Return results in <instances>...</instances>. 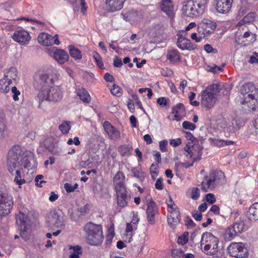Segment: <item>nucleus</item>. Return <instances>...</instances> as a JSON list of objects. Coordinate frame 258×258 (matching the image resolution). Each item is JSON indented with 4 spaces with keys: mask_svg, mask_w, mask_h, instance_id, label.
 <instances>
[{
    "mask_svg": "<svg viewBox=\"0 0 258 258\" xmlns=\"http://www.w3.org/2000/svg\"><path fill=\"white\" fill-rule=\"evenodd\" d=\"M103 126L109 139L114 141H117L120 139V132L108 121H105Z\"/></svg>",
    "mask_w": 258,
    "mask_h": 258,
    "instance_id": "aec40b11",
    "label": "nucleus"
},
{
    "mask_svg": "<svg viewBox=\"0 0 258 258\" xmlns=\"http://www.w3.org/2000/svg\"><path fill=\"white\" fill-rule=\"evenodd\" d=\"M113 182L116 191L126 190L124 185L125 176L122 172L118 171L115 174Z\"/></svg>",
    "mask_w": 258,
    "mask_h": 258,
    "instance_id": "412c9836",
    "label": "nucleus"
},
{
    "mask_svg": "<svg viewBox=\"0 0 258 258\" xmlns=\"http://www.w3.org/2000/svg\"><path fill=\"white\" fill-rule=\"evenodd\" d=\"M213 144L218 147H223L226 145H229L233 143V142L229 140H224L219 139H212Z\"/></svg>",
    "mask_w": 258,
    "mask_h": 258,
    "instance_id": "a19ab883",
    "label": "nucleus"
},
{
    "mask_svg": "<svg viewBox=\"0 0 258 258\" xmlns=\"http://www.w3.org/2000/svg\"><path fill=\"white\" fill-rule=\"evenodd\" d=\"M83 231L85 241L88 244L95 246L101 245L104 239L101 224L89 222L84 225Z\"/></svg>",
    "mask_w": 258,
    "mask_h": 258,
    "instance_id": "7ed1b4c3",
    "label": "nucleus"
},
{
    "mask_svg": "<svg viewBox=\"0 0 258 258\" xmlns=\"http://www.w3.org/2000/svg\"><path fill=\"white\" fill-rule=\"evenodd\" d=\"M93 57H94L95 61L96 62L97 65L100 68H101L102 67H103V64L102 61L101 57L100 55L97 52H95L94 53Z\"/></svg>",
    "mask_w": 258,
    "mask_h": 258,
    "instance_id": "e2e57ef3",
    "label": "nucleus"
},
{
    "mask_svg": "<svg viewBox=\"0 0 258 258\" xmlns=\"http://www.w3.org/2000/svg\"><path fill=\"white\" fill-rule=\"evenodd\" d=\"M132 147L130 145H122L118 149L119 152L123 156H128L131 154Z\"/></svg>",
    "mask_w": 258,
    "mask_h": 258,
    "instance_id": "c03bdc74",
    "label": "nucleus"
},
{
    "mask_svg": "<svg viewBox=\"0 0 258 258\" xmlns=\"http://www.w3.org/2000/svg\"><path fill=\"white\" fill-rule=\"evenodd\" d=\"M13 205V201L12 197L0 189V216L9 214Z\"/></svg>",
    "mask_w": 258,
    "mask_h": 258,
    "instance_id": "4468645a",
    "label": "nucleus"
},
{
    "mask_svg": "<svg viewBox=\"0 0 258 258\" xmlns=\"http://www.w3.org/2000/svg\"><path fill=\"white\" fill-rule=\"evenodd\" d=\"M14 181L19 185H22V184L25 183V180L21 178V172L19 170H17L16 171V176L14 179Z\"/></svg>",
    "mask_w": 258,
    "mask_h": 258,
    "instance_id": "4d7b16f0",
    "label": "nucleus"
},
{
    "mask_svg": "<svg viewBox=\"0 0 258 258\" xmlns=\"http://www.w3.org/2000/svg\"><path fill=\"white\" fill-rule=\"evenodd\" d=\"M43 145L46 150L52 153L54 148V139L50 137L46 138L43 142Z\"/></svg>",
    "mask_w": 258,
    "mask_h": 258,
    "instance_id": "e433bc0d",
    "label": "nucleus"
},
{
    "mask_svg": "<svg viewBox=\"0 0 258 258\" xmlns=\"http://www.w3.org/2000/svg\"><path fill=\"white\" fill-rule=\"evenodd\" d=\"M194 3L197 4V7L202 9L204 11L207 6L209 0H191Z\"/></svg>",
    "mask_w": 258,
    "mask_h": 258,
    "instance_id": "603ef678",
    "label": "nucleus"
},
{
    "mask_svg": "<svg viewBox=\"0 0 258 258\" xmlns=\"http://www.w3.org/2000/svg\"><path fill=\"white\" fill-rule=\"evenodd\" d=\"M131 171L134 176L138 178L139 180H143L145 178V173L140 167H134L132 169Z\"/></svg>",
    "mask_w": 258,
    "mask_h": 258,
    "instance_id": "58836bf2",
    "label": "nucleus"
},
{
    "mask_svg": "<svg viewBox=\"0 0 258 258\" xmlns=\"http://www.w3.org/2000/svg\"><path fill=\"white\" fill-rule=\"evenodd\" d=\"M232 226L237 234L242 232L245 229V225L242 221L237 222Z\"/></svg>",
    "mask_w": 258,
    "mask_h": 258,
    "instance_id": "49530a36",
    "label": "nucleus"
},
{
    "mask_svg": "<svg viewBox=\"0 0 258 258\" xmlns=\"http://www.w3.org/2000/svg\"><path fill=\"white\" fill-rule=\"evenodd\" d=\"M240 104L245 110L254 111L258 108V89L249 82L243 85L239 90Z\"/></svg>",
    "mask_w": 258,
    "mask_h": 258,
    "instance_id": "f257e3e1",
    "label": "nucleus"
},
{
    "mask_svg": "<svg viewBox=\"0 0 258 258\" xmlns=\"http://www.w3.org/2000/svg\"><path fill=\"white\" fill-rule=\"evenodd\" d=\"M83 78L87 81H91L94 78V75L92 73L84 71L83 72Z\"/></svg>",
    "mask_w": 258,
    "mask_h": 258,
    "instance_id": "338daca9",
    "label": "nucleus"
},
{
    "mask_svg": "<svg viewBox=\"0 0 258 258\" xmlns=\"http://www.w3.org/2000/svg\"><path fill=\"white\" fill-rule=\"evenodd\" d=\"M203 147L200 144H194L191 147L189 146L188 144L185 148L186 152L185 155L188 158L190 159L192 163L187 166V167L192 166L193 163L200 160L201 159L202 155V150Z\"/></svg>",
    "mask_w": 258,
    "mask_h": 258,
    "instance_id": "ddd939ff",
    "label": "nucleus"
},
{
    "mask_svg": "<svg viewBox=\"0 0 258 258\" xmlns=\"http://www.w3.org/2000/svg\"><path fill=\"white\" fill-rule=\"evenodd\" d=\"M256 36L249 32L245 26L238 28L235 34V42L240 46H246L254 42Z\"/></svg>",
    "mask_w": 258,
    "mask_h": 258,
    "instance_id": "6e6552de",
    "label": "nucleus"
},
{
    "mask_svg": "<svg viewBox=\"0 0 258 258\" xmlns=\"http://www.w3.org/2000/svg\"><path fill=\"white\" fill-rule=\"evenodd\" d=\"M126 0H106L105 5L107 10L111 13L120 11L122 9Z\"/></svg>",
    "mask_w": 258,
    "mask_h": 258,
    "instance_id": "4be33fe9",
    "label": "nucleus"
},
{
    "mask_svg": "<svg viewBox=\"0 0 258 258\" xmlns=\"http://www.w3.org/2000/svg\"><path fill=\"white\" fill-rule=\"evenodd\" d=\"M53 58L59 63L63 64L69 60V56L64 50L57 49L53 53Z\"/></svg>",
    "mask_w": 258,
    "mask_h": 258,
    "instance_id": "393cba45",
    "label": "nucleus"
},
{
    "mask_svg": "<svg viewBox=\"0 0 258 258\" xmlns=\"http://www.w3.org/2000/svg\"><path fill=\"white\" fill-rule=\"evenodd\" d=\"M224 174L221 171H212L206 175L201 183V189L205 192L213 190L224 180Z\"/></svg>",
    "mask_w": 258,
    "mask_h": 258,
    "instance_id": "423d86ee",
    "label": "nucleus"
},
{
    "mask_svg": "<svg viewBox=\"0 0 258 258\" xmlns=\"http://www.w3.org/2000/svg\"><path fill=\"white\" fill-rule=\"evenodd\" d=\"M168 145V141L166 140L161 141L159 142V146L160 151L162 152H165L167 151V146Z\"/></svg>",
    "mask_w": 258,
    "mask_h": 258,
    "instance_id": "0e129e2a",
    "label": "nucleus"
},
{
    "mask_svg": "<svg viewBox=\"0 0 258 258\" xmlns=\"http://www.w3.org/2000/svg\"><path fill=\"white\" fill-rule=\"evenodd\" d=\"M249 62L251 63L258 64V53L254 52L250 57Z\"/></svg>",
    "mask_w": 258,
    "mask_h": 258,
    "instance_id": "774afa93",
    "label": "nucleus"
},
{
    "mask_svg": "<svg viewBox=\"0 0 258 258\" xmlns=\"http://www.w3.org/2000/svg\"><path fill=\"white\" fill-rule=\"evenodd\" d=\"M78 184L77 183H75L74 185H72L68 182L64 184V188L66 189L68 193H70L74 191L75 189L78 187Z\"/></svg>",
    "mask_w": 258,
    "mask_h": 258,
    "instance_id": "bf43d9fd",
    "label": "nucleus"
},
{
    "mask_svg": "<svg viewBox=\"0 0 258 258\" xmlns=\"http://www.w3.org/2000/svg\"><path fill=\"white\" fill-rule=\"evenodd\" d=\"M110 91L112 95L117 97L121 96L122 94L121 88L115 84L113 85L112 87L110 89Z\"/></svg>",
    "mask_w": 258,
    "mask_h": 258,
    "instance_id": "de8ad7c7",
    "label": "nucleus"
},
{
    "mask_svg": "<svg viewBox=\"0 0 258 258\" xmlns=\"http://www.w3.org/2000/svg\"><path fill=\"white\" fill-rule=\"evenodd\" d=\"M4 79H6L8 82L13 83L16 81L17 77L18 72L16 68L11 67L4 70Z\"/></svg>",
    "mask_w": 258,
    "mask_h": 258,
    "instance_id": "c85d7f7f",
    "label": "nucleus"
},
{
    "mask_svg": "<svg viewBox=\"0 0 258 258\" xmlns=\"http://www.w3.org/2000/svg\"><path fill=\"white\" fill-rule=\"evenodd\" d=\"M167 59L172 63H176L180 59L179 52L177 50L171 49L167 51Z\"/></svg>",
    "mask_w": 258,
    "mask_h": 258,
    "instance_id": "f704fd0d",
    "label": "nucleus"
},
{
    "mask_svg": "<svg viewBox=\"0 0 258 258\" xmlns=\"http://www.w3.org/2000/svg\"><path fill=\"white\" fill-rule=\"evenodd\" d=\"M188 235L187 232H184L179 236L177 240V243L180 245L186 244L188 241Z\"/></svg>",
    "mask_w": 258,
    "mask_h": 258,
    "instance_id": "a18cd8bd",
    "label": "nucleus"
},
{
    "mask_svg": "<svg viewBox=\"0 0 258 258\" xmlns=\"http://www.w3.org/2000/svg\"><path fill=\"white\" fill-rule=\"evenodd\" d=\"M205 199L206 201L210 204H213L216 202L215 197L213 194H207Z\"/></svg>",
    "mask_w": 258,
    "mask_h": 258,
    "instance_id": "69168bd1",
    "label": "nucleus"
},
{
    "mask_svg": "<svg viewBox=\"0 0 258 258\" xmlns=\"http://www.w3.org/2000/svg\"><path fill=\"white\" fill-rule=\"evenodd\" d=\"M160 7L162 11L168 17H173L174 13L172 2H166V3H164L163 1H161Z\"/></svg>",
    "mask_w": 258,
    "mask_h": 258,
    "instance_id": "7c9ffc66",
    "label": "nucleus"
},
{
    "mask_svg": "<svg viewBox=\"0 0 258 258\" xmlns=\"http://www.w3.org/2000/svg\"><path fill=\"white\" fill-rule=\"evenodd\" d=\"M256 17L255 13L251 12L248 13L243 19L239 22L237 26H243L245 23H249L254 21Z\"/></svg>",
    "mask_w": 258,
    "mask_h": 258,
    "instance_id": "c9c22d12",
    "label": "nucleus"
},
{
    "mask_svg": "<svg viewBox=\"0 0 258 258\" xmlns=\"http://www.w3.org/2000/svg\"><path fill=\"white\" fill-rule=\"evenodd\" d=\"M220 90V85L217 84L208 86L201 93V104L208 109L213 107L217 100V97Z\"/></svg>",
    "mask_w": 258,
    "mask_h": 258,
    "instance_id": "39448f33",
    "label": "nucleus"
},
{
    "mask_svg": "<svg viewBox=\"0 0 258 258\" xmlns=\"http://www.w3.org/2000/svg\"><path fill=\"white\" fill-rule=\"evenodd\" d=\"M200 195V189L198 187H192L190 189V197L193 200H197Z\"/></svg>",
    "mask_w": 258,
    "mask_h": 258,
    "instance_id": "5fc2aeb1",
    "label": "nucleus"
},
{
    "mask_svg": "<svg viewBox=\"0 0 258 258\" xmlns=\"http://www.w3.org/2000/svg\"><path fill=\"white\" fill-rule=\"evenodd\" d=\"M182 12L187 17L196 18L203 14L204 11L197 7V4L190 0L183 3Z\"/></svg>",
    "mask_w": 258,
    "mask_h": 258,
    "instance_id": "2eb2a0df",
    "label": "nucleus"
},
{
    "mask_svg": "<svg viewBox=\"0 0 258 258\" xmlns=\"http://www.w3.org/2000/svg\"><path fill=\"white\" fill-rule=\"evenodd\" d=\"M121 16L123 17L124 20L126 21H132L134 22L135 21H137L138 19H133V18L137 16V14L136 13H132L128 14H122Z\"/></svg>",
    "mask_w": 258,
    "mask_h": 258,
    "instance_id": "6e6d98bb",
    "label": "nucleus"
},
{
    "mask_svg": "<svg viewBox=\"0 0 258 258\" xmlns=\"http://www.w3.org/2000/svg\"><path fill=\"white\" fill-rule=\"evenodd\" d=\"M38 97L39 105H40L43 99L54 102H58L62 99V95L61 91L58 87L53 86L42 92H40L38 95ZM39 107H40V106Z\"/></svg>",
    "mask_w": 258,
    "mask_h": 258,
    "instance_id": "1a4fd4ad",
    "label": "nucleus"
},
{
    "mask_svg": "<svg viewBox=\"0 0 258 258\" xmlns=\"http://www.w3.org/2000/svg\"><path fill=\"white\" fill-rule=\"evenodd\" d=\"M58 79L57 74L53 73L39 72L34 76V87L40 92L54 86Z\"/></svg>",
    "mask_w": 258,
    "mask_h": 258,
    "instance_id": "20e7f679",
    "label": "nucleus"
},
{
    "mask_svg": "<svg viewBox=\"0 0 258 258\" xmlns=\"http://www.w3.org/2000/svg\"><path fill=\"white\" fill-rule=\"evenodd\" d=\"M228 252L233 257L245 258L248 255V250L242 242H232L228 247Z\"/></svg>",
    "mask_w": 258,
    "mask_h": 258,
    "instance_id": "f8f14e48",
    "label": "nucleus"
},
{
    "mask_svg": "<svg viewBox=\"0 0 258 258\" xmlns=\"http://www.w3.org/2000/svg\"><path fill=\"white\" fill-rule=\"evenodd\" d=\"M91 99V97L87 91L82 88V102L85 103H89Z\"/></svg>",
    "mask_w": 258,
    "mask_h": 258,
    "instance_id": "3c124183",
    "label": "nucleus"
},
{
    "mask_svg": "<svg viewBox=\"0 0 258 258\" xmlns=\"http://www.w3.org/2000/svg\"><path fill=\"white\" fill-rule=\"evenodd\" d=\"M237 234L233 226L229 227L226 230L225 233V236L228 239L233 238Z\"/></svg>",
    "mask_w": 258,
    "mask_h": 258,
    "instance_id": "09e8293b",
    "label": "nucleus"
},
{
    "mask_svg": "<svg viewBox=\"0 0 258 258\" xmlns=\"http://www.w3.org/2000/svg\"><path fill=\"white\" fill-rule=\"evenodd\" d=\"M182 127L185 130L194 131L196 128V125L189 121H184L182 123Z\"/></svg>",
    "mask_w": 258,
    "mask_h": 258,
    "instance_id": "680f3d73",
    "label": "nucleus"
},
{
    "mask_svg": "<svg viewBox=\"0 0 258 258\" xmlns=\"http://www.w3.org/2000/svg\"><path fill=\"white\" fill-rule=\"evenodd\" d=\"M69 249L73 250L74 251L71 253L69 258H80V254H81V246L79 245L69 246Z\"/></svg>",
    "mask_w": 258,
    "mask_h": 258,
    "instance_id": "ea45409f",
    "label": "nucleus"
},
{
    "mask_svg": "<svg viewBox=\"0 0 258 258\" xmlns=\"http://www.w3.org/2000/svg\"><path fill=\"white\" fill-rule=\"evenodd\" d=\"M69 50L72 57L75 59L81 58V52L78 49L76 48L74 46L70 45L69 46Z\"/></svg>",
    "mask_w": 258,
    "mask_h": 258,
    "instance_id": "37998d69",
    "label": "nucleus"
},
{
    "mask_svg": "<svg viewBox=\"0 0 258 258\" xmlns=\"http://www.w3.org/2000/svg\"><path fill=\"white\" fill-rule=\"evenodd\" d=\"M158 165L153 164L150 167V173L153 179H155L158 175Z\"/></svg>",
    "mask_w": 258,
    "mask_h": 258,
    "instance_id": "13d9d810",
    "label": "nucleus"
},
{
    "mask_svg": "<svg viewBox=\"0 0 258 258\" xmlns=\"http://www.w3.org/2000/svg\"><path fill=\"white\" fill-rule=\"evenodd\" d=\"M216 2L217 12L226 14L231 10L233 0H216Z\"/></svg>",
    "mask_w": 258,
    "mask_h": 258,
    "instance_id": "5701e85b",
    "label": "nucleus"
},
{
    "mask_svg": "<svg viewBox=\"0 0 258 258\" xmlns=\"http://www.w3.org/2000/svg\"><path fill=\"white\" fill-rule=\"evenodd\" d=\"M27 216L22 212H20L16 216V223L22 229L30 228Z\"/></svg>",
    "mask_w": 258,
    "mask_h": 258,
    "instance_id": "bb28decb",
    "label": "nucleus"
},
{
    "mask_svg": "<svg viewBox=\"0 0 258 258\" xmlns=\"http://www.w3.org/2000/svg\"><path fill=\"white\" fill-rule=\"evenodd\" d=\"M26 150L19 145L14 146L8 152L7 166L12 173L17 165L23 166L25 168L31 167L29 157L26 154Z\"/></svg>",
    "mask_w": 258,
    "mask_h": 258,
    "instance_id": "f03ea898",
    "label": "nucleus"
},
{
    "mask_svg": "<svg viewBox=\"0 0 258 258\" xmlns=\"http://www.w3.org/2000/svg\"><path fill=\"white\" fill-rule=\"evenodd\" d=\"M247 216L249 220L251 221L258 220V202L254 203L249 207Z\"/></svg>",
    "mask_w": 258,
    "mask_h": 258,
    "instance_id": "c756f323",
    "label": "nucleus"
},
{
    "mask_svg": "<svg viewBox=\"0 0 258 258\" xmlns=\"http://www.w3.org/2000/svg\"><path fill=\"white\" fill-rule=\"evenodd\" d=\"M126 192V190L116 191L117 205L120 208L125 207L127 205L128 198Z\"/></svg>",
    "mask_w": 258,
    "mask_h": 258,
    "instance_id": "cd10ccee",
    "label": "nucleus"
},
{
    "mask_svg": "<svg viewBox=\"0 0 258 258\" xmlns=\"http://www.w3.org/2000/svg\"><path fill=\"white\" fill-rule=\"evenodd\" d=\"M179 34L178 33V38L177 41V45L180 49L191 50L195 48V45L191 42L189 39L180 36Z\"/></svg>",
    "mask_w": 258,
    "mask_h": 258,
    "instance_id": "b1692460",
    "label": "nucleus"
},
{
    "mask_svg": "<svg viewBox=\"0 0 258 258\" xmlns=\"http://www.w3.org/2000/svg\"><path fill=\"white\" fill-rule=\"evenodd\" d=\"M4 78L0 80V92L7 93L10 91V86L12 83L8 82Z\"/></svg>",
    "mask_w": 258,
    "mask_h": 258,
    "instance_id": "4c0bfd02",
    "label": "nucleus"
},
{
    "mask_svg": "<svg viewBox=\"0 0 258 258\" xmlns=\"http://www.w3.org/2000/svg\"><path fill=\"white\" fill-rule=\"evenodd\" d=\"M147 201H149L146 210L147 219L150 224H153L155 222V215L157 212V208L150 195L147 197Z\"/></svg>",
    "mask_w": 258,
    "mask_h": 258,
    "instance_id": "a211bd4d",
    "label": "nucleus"
},
{
    "mask_svg": "<svg viewBox=\"0 0 258 258\" xmlns=\"http://www.w3.org/2000/svg\"><path fill=\"white\" fill-rule=\"evenodd\" d=\"M172 113L174 114V120L179 121L181 119V114L184 112V106L181 103L177 104L172 108Z\"/></svg>",
    "mask_w": 258,
    "mask_h": 258,
    "instance_id": "72a5a7b5",
    "label": "nucleus"
},
{
    "mask_svg": "<svg viewBox=\"0 0 258 258\" xmlns=\"http://www.w3.org/2000/svg\"><path fill=\"white\" fill-rule=\"evenodd\" d=\"M165 30V28L163 24H157L151 28L150 34L153 37H159L164 34Z\"/></svg>",
    "mask_w": 258,
    "mask_h": 258,
    "instance_id": "2f4dec72",
    "label": "nucleus"
},
{
    "mask_svg": "<svg viewBox=\"0 0 258 258\" xmlns=\"http://www.w3.org/2000/svg\"><path fill=\"white\" fill-rule=\"evenodd\" d=\"M12 38L14 40L22 45L27 44L31 39L29 33L24 30L16 31Z\"/></svg>",
    "mask_w": 258,
    "mask_h": 258,
    "instance_id": "6ab92c4d",
    "label": "nucleus"
},
{
    "mask_svg": "<svg viewBox=\"0 0 258 258\" xmlns=\"http://www.w3.org/2000/svg\"><path fill=\"white\" fill-rule=\"evenodd\" d=\"M218 238L210 232L204 233L202 235L201 246L204 252L209 255H215L218 251Z\"/></svg>",
    "mask_w": 258,
    "mask_h": 258,
    "instance_id": "0eeeda50",
    "label": "nucleus"
},
{
    "mask_svg": "<svg viewBox=\"0 0 258 258\" xmlns=\"http://www.w3.org/2000/svg\"><path fill=\"white\" fill-rule=\"evenodd\" d=\"M47 226L62 229L65 227L62 213L56 210L51 211L46 217Z\"/></svg>",
    "mask_w": 258,
    "mask_h": 258,
    "instance_id": "9b49d317",
    "label": "nucleus"
},
{
    "mask_svg": "<svg viewBox=\"0 0 258 258\" xmlns=\"http://www.w3.org/2000/svg\"><path fill=\"white\" fill-rule=\"evenodd\" d=\"M184 252L181 248L173 249L171 251V255L174 258H181Z\"/></svg>",
    "mask_w": 258,
    "mask_h": 258,
    "instance_id": "864d4df0",
    "label": "nucleus"
},
{
    "mask_svg": "<svg viewBox=\"0 0 258 258\" xmlns=\"http://www.w3.org/2000/svg\"><path fill=\"white\" fill-rule=\"evenodd\" d=\"M37 39L38 42L44 46H51L54 44L58 45L60 43L57 34L53 37L47 33H41L38 35Z\"/></svg>",
    "mask_w": 258,
    "mask_h": 258,
    "instance_id": "f3484780",
    "label": "nucleus"
},
{
    "mask_svg": "<svg viewBox=\"0 0 258 258\" xmlns=\"http://www.w3.org/2000/svg\"><path fill=\"white\" fill-rule=\"evenodd\" d=\"M204 28L203 26L202 27L199 24L198 25V34L200 36V38L202 40L203 39L207 38L209 35L208 33L206 32V31L203 28Z\"/></svg>",
    "mask_w": 258,
    "mask_h": 258,
    "instance_id": "8fccbe9b",
    "label": "nucleus"
},
{
    "mask_svg": "<svg viewBox=\"0 0 258 258\" xmlns=\"http://www.w3.org/2000/svg\"><path fill=\"white\" fill-rule=\"evenodd\" d=\"M205 31L206 33L210 35L214 32L216 27L215 22L208 19H204L199 23Z\"/></svg>",
    "mask_w": 258,
    "mask_h": 258,
    "instance_id": "a878e982",
    "label": "nucleus"
},
{
    "mask_svg": "<svg viewBox=\"0 0 258 258\" xmlns=\"http://www.w3.org/2000/svg\"><path fill=\"white\" fill-rule=\"evenodd\" d=\"M70 123V121H64L59 125L58 128L63 134H67L69 133L71 127Z\"/></svg>",
    "mask_w": 258,
    "mask_h": 258,
    "instance_id": "79ce46f5",
    "label": "nucleus"
},
{
    "mask_svg": "<svg viewBox=\"0 0 258 258\" xmlns=\"http://www.w3.org/2000/svg\"><path fill=\"white\" fill-rule=\"evenodd\" d=\"M69 214L73 220L75 221L79 220L81 216V207L77 202L73 206L72 208L69 211Z\"/></svg>",
    "mask_w": 258,
    "mask_h": 258,
    "instance_id": "473e14b6",
    "label": "nucleus"
},
{
    "mask_svg": "<svg viewBox=\"0 0 258 258\" xmlns=\"http://www.w3.org/2000/svg\"><path fill=\"white\" fill-rule=\"evenodd\" d=\"M29 229V228L24 229V227H23L22 229L20 228V236L25 241L29 239L30 233L28 231Z\"/></svg>",
    "mask_w": 258,
    "mask_h": 258,
    "instance_id": "052dcab7",
    "label": "nucleus"
},
{
    "mask_svg": "<svg viewBox=\"0 0 258 258\" xmlns=\"http://www.w3.org/2000/svg\"><path fill=\"white\" fill-rule=\"evenodd\" d=\"M168 214V223L172 228H174L180 222L179 211L170 197L167 200Z\"/></svg>",
    "mask_w": 258,
    "mask_h": 258,
    "instance_id": "9d476101",
    "label": "nucleus"
},
{
    "mask_svg": "<svg viewBox=\"0 0 258 258\" xmlns=\"http://www.w3.org/2000/svg\"><path fill=\"white\" fill-rule=\"evenodd\" d=\"M133 217L131 222L127 223L126 228L125 229V234L130 242L132 239V236L135 234L136 230L137 229L138 224L140 221L137 213L133 212Z\"/></svg>",
    "mask_w": 258,
    "mask_h": 258,
    "instance_id": "dca6fc26",
    "label": "nucleus"
}]
</instances>
